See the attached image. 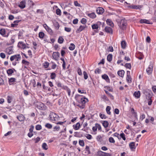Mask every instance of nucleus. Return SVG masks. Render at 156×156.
I'll return each mask as SVG.
<instances>
[{
  "label": "nucleus",
  "mask_w": 156,
  "mask_h": 156,
  "mask_svg": "<svg viewBox=\"0 0 156 156\" xmlns=\"http://www.w3.org/2000/svg\"><path fill=\"white\" fill-rule=\"evenodd\" d=\"M81 22L83 24H85L87 22V20L85 18H83L82 19Z\"/></svg>",
  "instance_id": "50"
},
{
  "label": "nucleus",
  "mask_w": 156,
  "mask_h": 156,
  "mask_svg": "<svg viewBox=\"0 0 156 156\" xmlns=\"http://www.w3.org/2000/svg\"><path fill=\"white\" fill-rule=\"evenodd\" d=\"M7 73L8 75H11L14 72V71L16 72V70L14 69H9L7 70Z\"/></svg>",
  "instance_id": "15"
},
{
  "label": "nucleus",
  "mask_w": 156,
  "mask_h": 156,
  "mask_svg": "<svg viewBox=\"0 0 156 156\" xmlns=\"http://www.w3.org/2000/svg\"><path fill=\"white\" fill-rule=\"evenodd\" d=\"M105 31L107 33L112 34V30L109 27H106L105 29Z\"/></svg>",
  "instance_id": "14"
},
{
  "label": "nucleus",
  "mask_w": 156,
  "mask_h": 156,
  "mask_svg": "<svg viewBox=\"0 0 156 156\" xmlns=\"http://www.w3.org/2000/svg\"><path fill=\"white\" fill-rule=\"evenodd\" d=\"M121 46L122 48L124 49L126 46V42L125 41H122L121 42Z\"/></svg>",
  "instance_id": "26"
},
{
  "label": "nucleus",
  "mask_w": 156,
  "mask_h": 156,
  "mask_svg": "<svg viewBox=\"0 0 156 156\" xmlns=\"http://www.w3.org/2000/svg\"><path fill=\"white\" fill-rule=\"evenodd\" d=\"M84 26H80L78 29L77 30V31L78 32H80L83 30L85 28Z\"/></svg>",
  "instance_id": "32"
},
{
  "label": "nucleus",
  "mask_w": 156,
  "mask_h": 156,
  "mask_svg": "<svg viewBox=\"0 0 156 156\" xmlns=\"http://www.w3.org/2000/svg\"><path fill=\"white\" fill-rule=\"evenodd\" d=\"M102 125L105 128H106L108 126V123L106 121H104L103 122Z\"/></svg>",
  "instance_id": "28"
},
{
  "label": "nucleus",
  "mask_w": 156,
  "mask_h": 156,
  "mask_svg": "<svg viewBox=\"0 0 156 156\" xmlns=\"http://www.w3.org/2000/svg\"><path fill=\"white\" fill-rule=\"evenodd\" d=\"M18 6L21 9H23L26 7V1L23 0L21 1L18 5Z\"/></svg>",
  "instance_id": "9"
},
{
  "label": "nucleus",
  "mask_w": 156,
  "mask_h": 156,
  "mask_svg": "<svg viewBox=\"0 0 156 156\" xmlns=\"http://www.w3.org/2000/svg\"><path fill=\"white\" fill-rule=\"evenodd\" d=\"M152 19L153 21L156 22V11L154 12V16L152 17Z\"/></svg>",
  "instance_id": "58"
},
{
  "label": "nucleus",
  "mask_w": 156,
  "mask_h": 156,
  "mask_svg": "<svg viewBox=\"0 0 156 156\" xmlns=\"http://www.w3.org/2000/svg\"><path fill=\"white\" fill-rule=\"evenodd\" d=\"M5 52L9 55H10L13 53V50L12 46L7 48L5 50Z\"/></svg>",
  "instance_id": "8"
},
{
  "label": "nucleus",
  "mask_w": 156,
  "mask_h": 156,
  "mask_svg": "<svg viewBox=\"0 0 156 156\" xmlns=\"http://www.w3.org/2000/svg\"><path fill=\"white\" fill-rule=\"evenodd\" d=\"M42 148L45 150H47L48 149V146L45 143H44L42 145Z\"/></svg>",
  "instance_id": "33"
},
{
  "label": "nucleus",
  "mask_w": 156,
  "mask_h": 156,
  "mask_svg": "<svg viewBox=\"0 0 156 156\" xmlns=\"http://www.w3.org/2000/svg\"><path fill=\"white\" fill-rule=\"evenodd\" d=\"M21 59V56L20 54H17L16 55L11 56L10 58V60L11 61H13L15 59L16 61H18Z\"/></svg>",
  "instance_id": "6"
},
{
  "label": "nucleus",
  "mask_w": 156,
  "mask_h": 156,
  "mask_svg": "<svg viewBox=\"0 0 156 156\" xmlns=\"http://www.w3.org/2000/svg\"><path fill=\"white\" fill-rule=\"evenodd\" d=\"M108 51L110 52H113V48L112 46H110L108 47Z\"/></svg>",
  "instance_id": "61"
},
{
  "label": "nucleus",
  "mask_w": 156,
  "mask_h": 156,
  "mask_svg": "<svg viewBox=\"0 0 156 156\" xmlns=\"http://www.w3.org/2000/svg\"><path fill=\"white\" fill-rule=\"evenodd\" d=\"M16 79L14 78H11L9 80V83L10 85L12 84L15 81Z\"/></svg>",
  "instance_id": "24"
},
{
  "label": "nucleus",
  "mask_w": 156,
  "mask_h": 156,
  "mask_svg": "<svg viewBox=\"0 0 156 156\" xmlns=\"http://www.w3.org/2000/svg\"><path fill=\"white\" fill-rule=\"evenodd\" d=\"M124 71L123 70H122L120 71H119L117 73L119 76L122 77L124 76Z\"/></svg>",
  "instance_id": "19"
},
{
  "label": "nucleus",
  "mask_w": 156,
  "mask_h": 156,
  "mask_svg": "<svg viewBox=\"0 0 156 156\" xmlns=\"http://www.w3.org/2000/svg\"><path fill=\"white\" fill-rule=\"evenodd\" d=\"M109 141L111 143H114L115 142V140H114V138L112 137H110L109 138Z\"/></svg>",
  "instance_id": "52"
},
{
  "label": "nucleus",
  "mask_w": 156,
  "mask_h": 156,
  "mask_svg": "<svg viewBox=\"0 0 156 156\" xmlns=\"http://www.w3.org/2000/svg\"><path fill=\"white\" fill-rule=\"evenodd\" d=\"M129 146L130 148L131 149H134L135 148V143L133 142H131L129 144Z\"/></svg>",
  "instance_id": "27"
},
{
  "label": "nucleus",
  "mask_w": 156,
  "mask_h": 156,
  "mask_svg": "<svg viewBox=\"0 0 156 156\" xmlns=\"http://www.w3.org/2000/svg\"><path fill=\"white\" fill-rule=\"evenodd\" d=\"M95 125L96 126V127H97V129H98V130H100V131H101V125H100V124H99L98 123H96L95 124Z\"/></svg>",
  "instance_id": "43"
},
{
  "label": "nucleus",
  "mask_w": 156,
  "mask_h": 156,
  "mask_svg": "<svg viewBox=\"0 0 156 156\" xmlns=\"http://www.w3.org/2000/svg\"><path fill=\"white\" fill-rule=\"evenodd\" d=\"M111 109V107L109 106H108L107 107L106 110L107 113L108 114L110 115L111 114L110 110Z\"/></svg>",
  "instance_id": "36"
},
{
  "label": "nucleus",
  "mask_w": 156,
  "mask_h": 156,
  "mask_svg": "<svg viewBox=\"0 0 156 156\" xmlns=\"http://www.w3.org/2000/svg\"><path fill=\"white\" fill-rule=\"evenodd\" d=\"M96 11L97 14H101L104 12V9L102 7H99L97 8Z\"/></svg>",
  "instance_id": "11"
},
{
  "label": "nucleus",
  "mask_w": 156,
  "mask_h": 156,
  "mask_svg": "<svg viewBox=\"0 0 156 156\" xmlns=\"http://www.w3.org/2000/svg\"><path fill=\"white\" fill-rule=\"evenodd\" d=\"M85 136L87 138L88 140H90L92 138V136L90 134H86V135Z\"/></svg>",
  "instance_id": "49"
},
{
  "label": "nucleus",
  "mask_w": 156,
  "mask_h": 156,
  "mask_svg": "<svg viewBox=\"0 0 156 156\" xmlns=\"http://www.w3.org/2000/svg\"><path fill=\"white\" fill-rule=\"evenodd\" d=\"M0 57L3 58H4L5 57V53L2 52L0 54Z\"/></svg>",
  "instance_id": "63"
},
{
  "label": "nucleus",
  "mask_w": 156,
  "mask_h": 156,
  "mask_svg": "<svg viewBox=\"0 0 156 156\" xmlns=\"http://www.w3.org/2000/svg\"><path fill=\"white\" fill-rule=\"evenodd\" d=\"M83 74L84 76V78L85 80H87L88 77V76L87 73L85 71H84Z\"/></svg>",
  "instance_id": "55"
},
{
  "label": "nucleus",
  "mask_w": 156,
  "mask_h": 156,
  "mask_svg": "<svg viewBox=\"0 0 156 156\" xmlns=\"http://www.w3.org/2000/svg\"><path fill=\"white\" fill-rule=\"evenodd\" d=\"M59 55L60 54L58 52H53L52 54L53 58L55 60H57Z\"/></svg>",
  "instance_id": "10"
},
{
  "label": "nucleus",
  "mask_w": 156,
  "mask_h": 156,
  "mask_svg": "<svg viewBox=\"0 0 156 156\" xmlns=\"http://www.w3.org/2000/svg\"><path fill=\"white\" fill-rule=\"evenodd\" d=\"M102 79L105 80L108 83L110 82V80L108 76L106 74H104L102 76Z\"/></svg>",
  "instance_id": "16"
},
{
  "label": "nucleus",
  "mask_w": 156,
  "mask_h": 156,
  "mask_svg": "<svg viewBox=\"0 0 156 156\" xmlns=\"http://www.w3.org/2000/svg\"><path fill=\"white\" fill-rule=\"evenodd\" d=\"M153 70V64L152 62H150L149 65L146 69V72L148 75H150L152 73Z\"/></svg>",
  "instance_id": "5"
},
{
  "label": "nucleus",
  "mask_w": 156,
  "mask_h": 156,
  "mask_svg": "<svg viewBox=\"0 0 156 156\" xmlns=\"http://www.w3.org/2000/svg\"><path fill=\"white\" fill-rule=\"evenodd\" d=\"M36 107L38 109L41 110H45L46 109V106L41 102H37L36 104Z\"/></svg>",
  "instance_id": "4"
},
{
  "label": "nucleus",
  "mask_w": 156,
  "mask_h": 156,
  "mask_svg": "<svg viewBox=\"0 0 156 156\" xmlns=\"http://www.w3.org/2000/svg\"><path fill=\"white\" fill-rule=\"evenodd\" d=\"M44 34L43 32H41L39 33V37L40 38H43L44 37Z\"/></svg>",
  "instance_id": "39"
},
{
  "label": "nucleus",
  "mask_w": 156,
  "mask_h": 156,
  "mask_svg": "<svg viewBox=\"0 0 156 156\" xmlns=\"http://www.w3.org/2000/svg\"><path fill=\"white\" fill-rule=\"evenodd\" d=\"M45 127L49 129H51L52 127V126L51 124L50 123H47L45 125Z\"/></svg>",
  "instance_id": "40"
},
{
  "label": "nucleus",
  "mask_w": 156,
  "mask_h": 156,
  "mask_svg": "<svg viewBox=\"0 0 156 156\" xmlns=\"http://www.w3.org/2000/svg\"><path fill=\"white\" fill-rule=\"evenodd\" d=\"M131 112L133 114H135V117L136 118V119H138V118H137V115H136V112H135L134 111V109H133V108H132L131 109Z\"/></svg>",
  "instance_id": "37"
},
{
  "label": "nucleus",
  "mask_w": 156,
  "mask_h": 156,
  "mask_svg": "<svg viewBox=\"0 0 156 156\" xmlns=\"http://www.w3.org/2000/svg\"><path fill=\"white\" fill-rule=\"evenodd\" d=\"M85 153L87 154H89L91 153L90 149L89 147L88 146H86V148L85 149Z\"/></svg>",
  "instance_id": "23"
},
{
  "label": "nucleus",
  "mask_w": 156,
  "mask_h": 156,
  "mask_svg": "<svg viewBox=\"0 0 156 156\" xmlns=\"http://www.w3.org/2000/svg\"><path fill=\"white\" fill-rule=\"evenodd\" d=\"M17 119L20 121H22L24 120V117L23 115L20 114L17 117Z\"/></svg>",
  "instance_id": "20"
},
{
  "label": "nucleus",
  "mask_w": 156,
  "mask_h": 156,
  "mask_svg": "<svg viewBox=\"0 0 156 156\" xmlns=\"http://www.w3.org/2000/svg\"><path fill=\"white\" fill-rule=\"evenodd\" d=\"M57 86L58 87H60L64 89H66V86L62 85V84L59 82L57 83Z\"/></svg>",
  "instance_id": "30"
},
{
  "label": "nucleus",
  "mask_w": 156,
  "mask_h": 156,
  "mask_svg": "<svg viewBox=\"0 0 156 156\" xmlns=\"http://www.w3.org/2000/svg\"><path fill=\"white\" fill-rule=\"evenodd\" d=\"M105 152L100 151L98 152L97 156H104Z\"/></svg>",
  "instance_id": "29"
},
{
  "label": "nucleus",
  "mask_w": 156,
  "mask_h": 156,
  "mask_svg": "<svg viewBox=\"0 0 156 156\" xmlns=\"http://www.w3.org/2000/svg\"><path fill=\"white\" fill-rule=\"evenodd\" d=\"M96 139L98 142H101L102 141V137L101 135H99L96 136Z\"/></svg>",
  "instance_id": "22"
},
{
  "label": "nucleus",
  "mask_w": 156,
  "mask_h": 156,
  "mask_svg": "<svg viewBox=\"0 0 156 156\" xmlns=\"http://www.w3.org/2000/svg\"><path fill=\"white\" fill-rule=\"evenodd\" d=\"M88 16L90 18L94 19L96 17V15L94 12L88 14Z\"/></svg>",
  "instance_id": "25"
},
{
  "label": "nucleus",
  "mask_w": 156,
  "mask_h": 156,
  "mask_svg": "<svg viewBox=\"0 0 156 156\" xmlns=\"http://www.w3.org/2000/svg\"><path fill=\"white\" fill-rule=\"evenodd\" d=\"M92 27L93 29H97L98 28V26L97 24H94L92 25Z\"/></svg>",
  "instance_id": "46"
},
{
  "label": "nucleus",
  "mask_w": 156,
  "mask_h": 156,
  "mask_svg": "<svg viewBox=\"0 0 156 156\" xmlns=\"http://www.w3.org/2000/svg\"><path fill=\"white\" fill-rule=\"evenodd\" d=\"M18 47L20 48H22L23 49H26V48H29V47L28 46H27L23 42H19L18 44Z\"/></svg>",
  "instance_id": "7"
},
{
  "label": "nucleus",
  "mask_w": 156,
  "mask_h": 156,
  "mask_svg": "<svg viewBox=\"0 0 156 156\" xmlns=\"http://www.w3.org/2000/svg\"><path fill=\"white\" fill-rule=\"evenodd\" d=\"M101 71V70L99 68H97V69H96L95 70V73L96 74L97 73H100Z\"/></svg>",
  "instance_id": "64"
},
{
  "label": "nucleus",
  "mask_w": 156,
  "mask_h": 156,
  "mask_svg": "<svg viewBox=\"0 0 156 156\" xmlns=\"http://www.w3.org/2000/svg\"><path fill=\"white\" fill-rule=\"evenodd\" d=\"M119 26L120 28L122 30L125 29L126 28V26L127 25V21L125 19H122L119 23H118Z\"/></svg>",
  "instance_id": "2"
},
{
  "label": "nucleus",
  "mask_w": 156,
  "mask_h": 156,
  "mask_svg": "<svg viewBox=\"0 0 156 156\" xmlns=\"http://www.w3.org/2000/svg\"><path fill=\"white\" fill-rule=\"evenodd\" d=\"M51 63L53 64L51 67V68L52 69H54L56 68L57 65L53 62H51Z\"/></svg>",
  "instance_id": "59"
},
{
  "label": "nucleus",
  "mask_w": 156,
  "mask_h": 156,
  "mask_svg": "<svg viewBox=\"0 0 156 156\" xmlns=\"http://www.w3.org/2000/svg\"><path fill=\"white\" fill-rule=\"evenodd\" d=\"M75 99L77 102L81 103L82 105L85 104L88 102V99L85 98H83L81 95L77 94L75 96Z\"/></svg>",
  "instance_id": "1"
},
{
  "label": "nucleus",
  "mask_w": 156,
  "mask_h": 156,
  "mask_svg": "<svg viewBox=\"0 0 156 156\" xmlns=\"http://www.w3.org/2000/svg\"><path fill=\"white\" fill-rule=\"evenodd\" d=\"M35 128L37 130H39L41 129L42 127L40 125H37L35 127Z\"/></svg>",
  "instance_id": "44"
},
{
  "label": "nucleus",
  "mask_w": 156,
  "mask_h": 156,
  "mask_svg": "<svg viewBox=\"0 0 156 156\" xmlns=\"http://www.w3.org/2000/svg\"><path fill=\"white\" fill-rule=\"evenodd\" d=\"M0 34L2 35H4L5 34V30L4 29H2L0 30Z\"/></svg>",
  "instance_id": "42"
},
{
  "label": "nucleus",
  "mask_w": 156,
  "mask_h": 156,
  "mask_svg": "<svg viewBox=\"0 0 156 156\" xmlns=\"http://www.w3.org/2000/svg\"><path fill=\"white\" fill-rule=\"evenodd\" d=\"M107 24L111 27H113L114 24L111 20L107 19L106 21Z\"/></svg>",
  "instance_id": "18"
},
{
  "label": "nucleus",
  "mask_w": 156,
  "mask_h": 156,
  "mask_svg": "<svg viewBox=\"0 0 156 156\" xmlns=\"http://www.w3.org/2000/svg\"><path fill=\"white\" fill-rule=\"evenodd\" d=\"M49 119L52 121H55L58 119L59 116L55 113L52 112L49 115Z\"/></svg>",
  "instance_id": "3"
},
{
  "label": "nucleus",
  "mask_w": 156,
  "mask_h": 156,
  "mask_svg": "<svg viewBox=\"0 0 156 156\" xmlns=\"http://www.w3.org/2000/svg\"><path fill=\"white\" fill-rule=\"evenodd\" d=\"M100 116L101 119H105L106 118V116L104 114H100Z\"/></svg>",
  "instance_id": "60"
},
{
  "label": "nucleus",
  "mask_w": 156,
  "mask_h": 156,
  "mask_svg": "<svg viewBox=\"0 0 156 156\" xmlns=\"http://www.w3.org/2000/svg\"><path fill=\"white\" fill-rule=\"evenodd\" d=\"M43 65L44 67L45 68H47L49 66V63L48 62H46L44 63Z\"/></svg>",
  "instance_id": "53"
},
{
  "label": "nucleus",
  "mask_w": 156,
  "mask_h": 156,
  "mask_svg": "<svg viewBox=\"0 0 156 156\" xmlns=\"http://www.w3.org/2000/svg\"><path fill=\"white\" fill-rule=\"evenodd\" d=\"M112 54H109L108 55L107 59L108 61L110 62L112 60Z\"/></svg>",
  "instance_id": "31"
},
{
  "label": "nucleus",
  "mask_w": 156,
  "mask_h": 156,
  "mask_svg": "<svg viewBox=\"0 0 156 156\" xmlns=\"http://www.w3.org/2000/svg\"><path fill=\"white\" fill-rule=\"evenodd\" d=\"M134 95L137 98H140V91H136L134 92Z\"/></svg>",
  "instance_id": "21"
},
{
  "label": "nucleus",
  "mask_w": 156,
  "mask_h": 156,
  "mask_svg": "<svg viewBox=\"0 0 156 156\" xmlns=\"http://www.w3.org/2000/svg\"><path fill=\"white\" fill-rule=\"evenodd\" d=\"M132 79L130 76H127L126 80L128 82L131 83L132 82Z\"/></svg>",
  "instance_id": "38"
},
{
  "label": "nucleus",
  "mask_w": 156,
  "mask_h": 156,
  "mask_svg": "<svg viewBox=\"0 0 156 156\" xmlns=\"http://www.w3.org/2000/svg\"><path fill=\"white\" fill-rule=\"evenodd\" d=\"M148 105H151L152 104V101L151 99V97L150 96L148 97Z\"/></svg>",
  "instance_id": "41"
},
{
  "label": "nucleus",
  "mask_w": 156,
  "mask_h": 156,
  "mask_svg": "<svg viewBox=\"0 0 156 156\" xmlns=\"http://www.w3.org/2000/svg\"><path fill=\"white\" fill-rule=\"evenodd\" d=\"M56 13L57 15L60 16L61 14V10L59 9H57L56 10Z\"/></svg>",
  "instance_id": "57"
},
{
  "label": "nucleus",
  "mask_w": 156,
  "mask_h": 156,
  "mask_svg": "<svg viewBox=\"0 0 156 156\" xmlns=\"http://www.w3.org/2000/svg\"><path fill=\"white\" fill-rule=\"evenodd\" d=\"M105 93L109 95V96L110 97V98L112 99H113L114 97L110 93H109L108 91H105Z\"/></svg>",
  "instance_id": "51"
},
{
  "label": "nucleus",
  "mask_w": 156,
  "mask_h": 156,
  "mask_svg": "<svg viewBox=\"0 0 156 156\" xmlns=\"http://www.w3.org/2000/svg\"><path fill=\"white\" fill-rule=\"evenodd\" d=\"M22 63L25 65L28 66L29 65V62L25 60H23L22 61Z\"/></svg>",
  "instance_id": "47"
},
{
  "label": "nucleus",
  "mask_w": 156,
  "mask_h": 156,
  "mask_svg": "<svg viewBox=\"0 0 156 156\" xmlns=\"http://www.w3.org/2000/svg\"><path fill=\"white\" fill-rule=\"evenodd\" d=\"M7 101L8 103H10L12 102V97L10 96H7Z\"/></svg>",
  "instance_id": "54"
},
{
  "label": "nucleus",
  "mask_w": 156,
  "mask_h": 156,
  "mask_svg": "<svg viewBox=\"0 0 156 156\" xmlns=\"http://www.w3.org/2000/svg\"><path fill=\"white\" fill-rule=\"evenodd\" d=\"M80 123L79 122H77L76 125H74L73 126V127L75 130H77L80 128Z\"/></svg>",
  "instance_id": "17"
},
{
  "label": "nucleus",
  "mask_w": 156,
  "mask_h": 156,
  "mask_svg": "<svg viewBox=\"0 0 156 156\" xmlns=\"http://www.w3.org/2000/svg\"><path fill=\"white\" fill-rule=\"evenodd\" d=\"M45 29L50 34H51L52 33L51 29L46 24H45L43 25Z\"/></svg>",
  "instance_id": "12"
},
{
  "label": "nucleus",
  "mask_w": 156,
  "mask_h": 156,
  "mask_svg": "<svg viewBox=\"0 0 156 156\" xmlns=\"http://www.w3.org/2000/svg\"><path fill=\"white\" fill-rule=\"evenodd\" d=\"M120 136L121 138H122V139L125 140H126V138L125 137V134L123 133H122L120 134Z\"/></svg>",
  "instance_id": "56"
},
{
  "label": "nucleus",
  "mask_w": 156,
  "mask_h": 156,
  "mask_svg": "<svg viewBox=\"0 0 156 156\" xmlns=\"http://www.w3.org/2000/svg\"><path fill=\"white\" fill-rule=\"evenodd\" d=\"M75 47V45L74 44H73V43H71L70 44V46L69 47V48L70 50H73L74 49Z\"/></svg>",
  "instance_id": "34"
},
{
  "label": "nucleus",
  "mask_w": 156,
  "mask_h": 156,
  "mask_svg": "<svg viewBox=\"0 0 156 156\" xmlns=\"http://www.w3.org/2000/svg\"><path fill=\"white\" fill-rule=\"evenodd\" d=\"M140 22L141 23H145L147 24H152V23L149 20L146 19H141Z\"/></svg>",
  "instance_id": "13"
},
{
  "label": "nucleus",
  "mask_w": 156,
  "mask_h": 156,
  "mask_svg": "<svg viewBox=\"0 0 156 156\" xmlns=\"http://www.w3.org/2000/svg\"><path fill=\"white\" fill-rule=\"evenodd\" d=\"M125 66L126 68H128L130 69H131V66L130 63H126L125 65Z\"/></svg>",
  "instance_id": "48"
},
{
  "label": "nucleus",
  "mask_w": 156,
  "mask_h": 156,
  "mask_svg": "<svg viewBox=\"0 0 156 156\" xmlns=\"http://www.w3.org/2000/svg\"><path fill=\"white\" fill-rule=\"evenodd\" d=\"M79 145L82 146L83 147L84 145V143L83 140H80L79 141Z\"/></svg>",
  "instance_id": "45"
},
{
  "label": "nucleus",
  "mask_w": 156,
  "mask_h": 156,
  "mask_svg": "<svg viewBox=\"0 0 156 156\" xmlns=\"http://www.w3.org/2000/svg\"><path fill=\"white\" fill-rule=\"evenodd\" d=\"M74 4L75 6L80 7V5L78 3V2L77 1H75L74 2Z\"/></svg>",
  "instance_id": "62"
},
{
  "label": "nucleus",
  "mask_w": 156,
  "mask_h": 156,
  "mask_svg": "<svg viewBox=\"0 0 156 156\" xmlns=\"http://www.w3.org/2000/svg\"><path fill=\"white\" fill-rule=\"evenodd\" d=\"M56 77V75L54 73H52L51 74L50 77L51 79H55Z\"/></svg>",
  "instance_id": "35"
}]
</instances>
